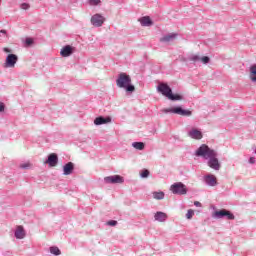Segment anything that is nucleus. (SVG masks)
<instances>
[{
    "instance_id": "nucleus-1",
    "label": "nucleus",
    "mask_w": 256,
    "mask_h": 256,
    "mask_svg": "<svg viewBox=\"0 0 256 256\" xmlns=\"http://www.w3.org/2000/svg\"><path fill=\"white\" fill-rule=\"evenodd\" d=\"M196 155L197 157H204V159H210L208 165L209 167H211V169L219 171V169L221 168V164H219V160L216 158L217 152H215V150H211L209 146L205 144L200 146L196 151Z\"/></svg>"
},
{
    "instance_id": "nucleus-2",
    "label": "nucleus",
    "mask_w": 256,
    "mask_h": 256,
    "mask_svg": "<svg viewBox=\"0 0 256 256\" xmlns=\"http://www.w3.org/2000/svg\"><path fill=\"white\" fill-rule=\"evenodd\" d=\"M116 85L120 89H126L128 93H133L135 91V86L131 85V76L127 73H120L118 79L116 80Z\"/></svg>"
},
{
    "instance_id": "nucleus-3",
    "label": "nucleus",
    "mask_w": 256,
    "mask_h": 256,
    "mask_svg": "<svg viewBox=\"0 0 256 256\" xmlns=\"http://www.w3.org/2000/svg\"><path fill=\"white\" fill-rule=\"evenodd\" d=\"M158 93H161L164 95V97H167L170 101H181L183 99V96L179 94H173V90H171V87L167 85L166 83H160L157 87Z\"/></svg>"
},
{
    "instance_id": "nucleus-4",
    "label": "nucleus",
    "mask_w": 256,
    "mask_h": 256,
    "mask_svg": "<svg viewBox=\"0 0 256 256\" xmlns=\"http://www.w3.org/2000/svg\"><path fill=\"white\" fill-rule=\"evenodd\" d=\"M163 113H174L175 115H181L182 117H191L192 112L190 110H185L179 106L174 108H166L162 110Z\"/></svg>"
},
{
    "instance_id": "nucleus-5",
    "label": "nucleus",
    "mask_w": 256,
    "mask_h": 256,
    "mask_svg": "<svg viewBox=\"0 0 256 256\" xmlns=\"http://www.w3.org/2000/svg\"><path fill=\"white\" fill-rule=\"evenodd\" d=\"M213 217L215 219H223V217H226L229 221L235 220V215H233V213H231V211H228L226 209H221V210L215 211L213 213Z\"/></svg>"
},
{
    "instance_id": "nucleus-6",
    "label": "nucleus",
    "mask_w": 256,
    "mask_h": 256,
    "mask_svg": "<svg viewBox=\"0 0 256 256\" xmlns=\"http://www.w3.org/2000/svg\"><path fill=\"white\" fill-rule=\"evenodd\" d=\"M170 190L175 195H187V186L181 182L171 185Z\"/></svg>"
},
{
    "instance_id": "nucleus-7",
    "label": "nucleus",
    "mask_w": 256,
    "mask_h": 256,
    "mask_svg": "<svg viewBox=\"0 0 256 256\" xmlns=\"http://www.w3.org/2000/svg\"><path fill=\"white\" fill-rule=\"evenodd\" d=\"M17 61H19V57L15 54H9L6 57L5 63H4V67L6 69H13V67H15V65H17Z\"/></svg>"
},
{
    "instance_id": "nucleus-8",
    "label": "nucleus",
    "mask_w": 256,
    "mask_h": 256,
    "mask_svg": "<svg viewBox=\"0 0 256 256\" xmlns=\"http://www.w3.org/2000/svg\"><path fill=\"white\" fill-rule=\"evenodd\" d=\"M105 183H111L113 185L115 184H121L125 181V179L120 175H114V176H107L104 178Z\"/></svg>"
},
{
    "instance_id": "nucleus-9",
    "label": "nucleus",
    "mask_w": 256,
    "mask_h": 256,
    "mask_svg": "<svg viewBox=\"0 0 256 256\" xmlns=\"http://www.w3.org/2000/svg\"><path fill=\"white\" fill-rule=\"evenodd\" d=\"M91 23L94 27H101L105 23V17L101 14H95L91 17Z\"/></svg>"
},
{
    "instance_id": "nucleus-10",
    "label": "nucleus",
    "mask_w": 256,
    "mask_h": 256,
    "mask_svg": "<svg viewBox=\"0 0 256 256\" xmlns=\"http://www.w3.org/2000/svg\"><path fill=\"white\" fill-rule=\"evenodd\" d=\"M45 163H47L50 167H57V163H59V157L57 154L51 153Z\"/></svg>"
},
{
    "instance_id": "nucleus-11",
    "label": "nucleus",
    "mask_w": 256,
    "mask_h": 256,
    "mask_svg": "<svg viewBox=\"0 0 256 256\" xmlns=\"http://www.w3.org/2000/svg\"><path fill=\"white\" fill-rule=\"evenodd\" d=\"M177 37H179V34L170 33V34L165 35L162 38H160V43H173V41H175V39H177Z\"/></svg>"
},
{
    "instance_id": "nucleus-12",
    "label": "nucleus",
    "mask_w": 256,
    "mask_h": 256,
    "mask_svg": "<svg viewBox=\"0 0 256 256\" xmlns=\"http://www.w3.org/2000/svg\"><path fill=\"white\" fill-rule=\"evenodd\" d=\"M188 135L191 137V139H203V133L200 130H197L193 128L191 131L188 132Z\"/></svg>"
},
{
    "instance_id": "nucleus-13",
    "label": "nucleus",
    "mask_w": 256,
    "mask_h": 256,
    "mask_svg": "<svg viewBox=\"0 0 256 256\" xmlns=\"http://www.w3.org/2000/svg\"><path fill=\"white\" fill-rule=\"evenodd\" d=\"M74 169L75 164H73V162H68L66 165L63 166V175H71Z\"/></svg>"
},
{
    "instance_id": "nucleus-14",
    "label": "nucleus",
    "mask_w": 256,
    "mask_h": 256,
    "mask_svg": "<svg viewBox=\"0 0 256 256\" xmlns=\"http://www.w3.org/2000/svg\"><path fill=\"white\" fill-rule=\"evenodd\" d=\"M205 181L210 187H215V185H217V177L213 174L205 176Z\"/></svg>"
},
{
    "instance_id": "nucleus-15",
    "label": "nucleus",
    "mask_w": 256,
    "mask_h": 256,
    "mask_svg": "<svg viewBox=\"0 0 256 256\" xmlns=\"http://www.w3.org/2000/svg\"><path fill=\"white\" fill-rule=\"evenodd\" d=\"M60 55L62 57H70V55H73V48L70 45L63 47L60 51Z\"/></svg>"
},
{
    "instance_id": "nucleus-16",
    "label": "nucleus",
    "mask_w": 256,
    "mask_h": 256,
    "mask_svg": "<svg viewBox=\"0 0 256 256\" xmlns=\"http://www.w3.org/2000/svg\"><path fill=\"white\" fill-rule=\"evenodd\" d=\"M25 228L23 226H17L15 231L16 239H25Z\"/></svg>"
},
{
    "instance_id": "nucleus-17",
    "label": "nucleus",
    "mask_w": 256,
    "mask_h": 256,
    "mask_svg": "<svg viewBox=\"0 0 256 256\" xmlns=\"http://www.w3.org/2000/svg\"><path fill=\"white\" fill-rule=\"evenodd\" d=\"M139 22L141 23L142 27H151V25H153V21H151V18L149 16H144L140 18Z\"/></svg>"
},
{
    "instance_id": "nucleus-18",
    "label": "nucleus",
    "mask_w": 256,
    "mask_h": 256,
    "mask_svg": "<svg viewBox=\"0 0 256 256\" xmlns=\"http://www.w3.org/2000/svg\"><path fill=\"white\" fill-rule=\"evenodd\" d=\"M94 123L96 125H105V123H111V118H104V117H97L95 120H94Z\"/></svg>"
},
{
    "instance_id": "nucleus-19",
    "label": "nucleus",
    "mask_w": 256,
    "mask_h": 256,
    "mask_svg": "<svg viewBox=\"0 0 256 256\" xmlns=\"http://www.w3.org/2000/svg\"><path fill=\"white\" fill-rule=\"evenodd\" d=\"M155 221H159L160 223H163L164 221H167V214L164 212H157L154 216Z\"/></svg>"
},
{
    "instance_id": "nucleus-20",
    "label": "nucleus",
    "mask_w": 256,
    "mask_h": 256,
    "mask_svg": "<svg viewBox=\"0 0 256 256\" xmlns=\"http://www.w3.org/2000/svg\"><path fill=\"white\" fill-rule=\"evenodd\" d=\"M132 147H134V149H137L138 151H143L145 149V144L143 142H134L132 144Z\"/></svg>"
},
{
    "instance_id": "nucleus-21",
    "label": "nucleus",
    "mask_w": 256,
    "mask_h": 256,
    "mask_svg": "<svg viewBox=\"0 0 256 256\" xmlns=\"http://www.w3.org/2000/svg\"><path fill=\"white\" fill-rule=\"evenodd\" d=\"M250 79L256 83V65H253L250 68Z\"/></svg>"
},
{
    "instance_id": "nucleus-22",
    "label": "nucleus",
    "mask_w": 256,
    "mask_h": 256,
    "mask_svg": "<svg viewBox=\"0 0 256 256\" xmlns=\"http://www.w3.org/2000/svg\"><path fill=\"white\" fill-rule=\"evenodd\" d=\"M50 253L52 255H56L57 256V255L61 254V250L57 246H52V247H50Z\"/></svg>"
},
{
    "instance_id": "nucleus-23",
    "label": "nucleus",
    "mask_w": 256,
    "mask_h": 256,
    "mask_svg": "<svg viewBox=\"0 0 256 256\" xmlns=\"http://www.w3.org/2000/svg\"><path fill=\"white\" fill-rule=\"evenodd\" d=\"M153 197H154V199H163L165 197V193H163V192H154Z\"/></svg>"
},
{
    "instance_id": "nucleus-24",
    "label": "nucleus",
    "mask_w": 256,
    "mask_h": 256,
    "mask_svg": "<svg viewBox=\"0 0 256 256\" xmlns=\"http://www.w3.org/2000/svg\"><path fill=\"white\" fill-rule=\"evenodd\" d=\"M20 7L23 11H27V9H30L31 5L28 2H22Z\"/></svg>"
},
{
    "instance_id": "nucleus-25",
    "label": "nucleus",
    "mask_w": 256,
    "mask_h": 256,
    "mask_svg": "<svg viewBox=\"0 0 256 256\" xmlns=\"http://www.w3.org/2000/svg\"><path fill=\"white\" fill-rule=\"evenodd\" d=\"M193 215H195V211H193V209H189L188 212L186 213V218L193 219Z\"/></svg>"
},
{
    "instance_id": "nucleus-26",
    "label": "nucleus",
    "mask_w": 256,
    "mask_h": 256,
    "mask_svg": "<svg viewBox=\"0 0 256 256\" xmlns=\"http://www.w3.org/2000/svg\"><path fill=\"white\" fill-rule=\"evenodd\" d=\"M141 177L142 178H147V177H149V170H147V169H145V170H142V172H141Z\"/></svg>"
},
{
    "instance_id": "nucleus-27",
    "label": "nucleus",
    "mask_w": 256,
    "mask_h": 256,
    "mask_svg": "<svg viewBox=\"0 0 256 256\" xmlns=\"http://www.w3.org/2000/svg\"><path fill=\"white\" fill-rule=\"evenodd\" d=\"M30 167H31L30 162H26V163L20 164V168L21 169H29Z\"/></svg>"
},
{
    "instance_id": "nucleus-28",
    "label": "nucleus",
    "mask_w": 256,
    "mask_h": 256,
    "mask_svg": "<svg viewBox=\"0 0 256 256\" xmlns=\"http://www.w3.org/2000/svg\"><path fill=\"white\" fill-rule=\"evenodd\" d=\"M200 61H202V63L206 65V63H209L210 59L208 56H203L202 58H200Z\"/></svg>"
},
{
    "instance_id": "nucleus-29",
    "label": "nucleus",
    "mask_w": 256,
    "mask_h": 256,
    "mask_svg": "<svg viewBox=\"0 0 256 256\" xmlns=\"http://www.w3.org/2000/svg\"><path fill=\"white\" fill-rule=\"evenodd\" d=\"M190 59L191 61H194V62L201 61V57H199V55H194Z\"/></svg>"
},
{
    "instance_id": "nucleus-30",
    "label": "nucleus",
    "mask_w": 256,
    "mask_h": 256,
    "mask_svg": "<svg viewBox=\"0 0 256 256\" xmlns=\"http://www.w3.org/2000/svg\"><path fill=\"white\" fill-rule=\"evenodd\" d=\"M107 225H110V227H115V225H117V221L116 220H110L107 222Z\"/></svg>"
},
{
    "instance_id": "nucleus-31",
    "label": "nucleus",
    "mask_w": 256,
    "mask_h": 256,
    "mask_svg": "<svg viewBox=\"0 0 256 256\" xmlns=\"http://www.w3.org/2000/svg\"><path fill=\"white\" fill-rule=\"evenodd\" d=\"M26 45H31L33 43V40L32 38H26V41H25Z\"/></svg>"
},
{
    "instance_id": "nucleus-32",
    "label": "nucleus",
    "mask_w": 256,
    "mask_h": 256,
    "mask_svg": "<svg viewBox=\"0 0 256 256\" xmlns=\"http://www.w3.org/2000/svg\"><path fill=\"white\" fill-rule=\"evenodd\" d=\"M3 51H4V53H13V50H11L7 47L3 48Z\"/></svg>"
},
{
    "instance_id": "nucleus-33",
    "label": "nucleus",
    "mask_w": 256,
    "mask_h": 256,
    "mask_svg": "<svg viewBox=\"0 0 256 256\" xmlns=\"http://www.w3.org/2000/svg\"><path fill=\"white\" fill-rule=\"evenodd\" d=\"M5 111V105L0 102V113Z\"/></svg>"
},
{
    "instance_id": "nucleus-34",
    "label": "nucleus",
    "mask_w": 256,
    "mask_h": 256,
    "mask_svg": "<svg viewBox=\"0 0 256 256\" xmlns=\"http://www.w3.org/2000/svg\"><path fill=\"white\" fill-rule=\"evenodd\" d=\"M90 5H92V6H97V5H99V2H98V1H91V2H90Z\"/></svg>"
},
{
    "instance_id": "nucleus-35",
    "label": "nucleus",
    "mask_w": 256,
    "mask_h": 256,
    "mask_svg": "<svg viewBox=\"0 0 256 256\" xmlns=\"http://www.w3.org/2000/svg\"><path fill=\"white\" fill-rule=\"evenodd\" d=\"M194 205H195V207H201V202L195 201V202H194Z\"/></svg>"
},
{
    "instance_id": "nucleus-36",
    "label": "nucleus",
    "mask_w": 256,
    "mask_h": 256,
    "mask_svg": "<svg viewBox=\"0 0 256 256\" xmlns=\"http://www.w3.org/2000/svg\"><path fill=\"white\" fill-rule=\"evenodd\" d=\"M249 163H255V158H250Z\"/></svg>"
},
{
    "instance_id": "nucleus-37",
    "label": "nucleus",
    "mask_w": 256,
    "mask_h": 256,
    "mask_svg": "<svg viewBox=\"0 0 256 256\" xmlns=\"http://www.w3.org/2000/svg\"><path fill=\"white\" fill-rule=\"evenodd\" d=\"M0 33H3L4 35L7 33L6 30H1Z\"/></svg>"
},
{
    "instance_id": "nucleus-38",
    "label": "nucleus",
    "mask_w": 256,
    "mask_h": 256,
    "mask_svg": "<svg viewBox=\"0 0 256 256\" xmlns=\"http://www.w3.org/2000/svg\"><path fill=\"white\" fill-rule=\"evenodd\" d=\"M89 1H99V0H89Z\"/></svg>"
}]
</instances>
